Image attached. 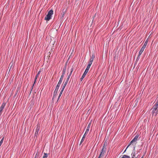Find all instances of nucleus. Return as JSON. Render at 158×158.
Masks as SVG:
<instances>
[{"label": "nucleus", "mask_w": 158, "mask_h": 158, "mask_svg": "<svg viewBox=\"0 0 158 158\" xmlns=\"http://www.w3.org/2000/svg\"><path fill=\"white\" fill-rule=\"evenodd\" d=\"M53 14V11L51 10H50L48 12V14L46 16L45 18V20L46 21H49L51 19L52 15Z\"/></svg>", "instance_id": "nucleus-1"}, {"label": "nucleus", "mask_w": 158, "mask_h": 158, "mask_svg": "<svg viewBox=\"0 0 158 158\" xmlns=\"http://www.w3.org/2000/svg\"><path fill=\"white\" fill-rule=\"evenodd\" d=\"M139 137V135H137L134 138V139L132 140V141L130 142V144H129V145L127 146V148H126V149L125 150L124 152H125L126 151V149H127V148L128 147L131 145V144L132 143H135V142L138 139V138Z\"/></svg>", "instance_id": "nucleus-2"}, {"label": "nucleus", "mask_w": 158, "mask_h": 158, "mask_svg": "<svg viewBox=\"0 0 158 158\" xmlns=\"http://www.w3.org/2000/svg\"><path fill=\"white\" fill-rule=\"evenodd\" d=\"M139 137V135H137L134 138V139L132 140V141L130 142V144H129V145L127 146V148H126V149L125 150L124 152H125L126 151V149H127V148L128 147L131 145V144L132 143H135V142L138 139V138Z\"/></svg>", "instance_id": "nucleus-3"}, {"label": "nucleus", "mask_w": 158, "mask_h": 158, "mask_svg": "<svg viewBox=\"0 0 158 158\" xmlns=\"http://www.w3.org/2000/svg\"><path fill=\"white\" fill-rule=\"evenodd\" d=\"M151 110H152V115L156 116L158 113V107H155L153 106Z\"/></svg>", "instance_id": "nucleus-4"}, {"label": "nucleus", "mask_w": 158, "mask_h": 158, "mask_svg": "<svg viewBox=\"0 0 158 158\" xmlns=\"http://www.w3.org/2000/svg\"><path fill=\"white\" fill-rule=\"evenodd\" d=\"M148 41L146 40L145 43H144V44L143 46L141 48L140 51H139V53H142V52H143V51L144 50V49L146 48V46L148 44Z\"/></svg>", "instance_id": "nucleus-5"}, {"label": "nucleus", "mask_w": 158, "mask_h": 158, "mask_svg": "<svg viewBox=\"0 0 158 158\" xmlns=\"http://www.w3.org/2000/svg\"><path fill=\"white\" fill-rule=\"evenodd\" d=\"M89 69H88V68H86V69L85 70V71L81 77L80 79V81H82V80H83V79L85 77V75H86V74H87V73L88 72Z\"/></svg>", "instance_id": "nucleus-6"}, {"label": "nucleus", "mask_w": 158, "mask_h": 158, "mask_svg": "<svg viewBox=\"0 0 158 158\" xmlns=\"http://www.w3.org/2000/svg\"><path fill=\"white\" fill-rule=\"evenodd\" d=\"M60 86L59 85H57L56 87V89H55V90L54 92L53 96L52 98V99H53L54 98V97H55V96L56 95V94H57V92H58V89H59V88Z\"/></svg>", "instance_id": "nucleus-7"}, {"label": "nucleus", "mask_w": 158, "mask_h": 158, "mask_svg": "<svg viewBox=\"0 0 158 158\" xmlns=\"http://www.w3.org/2000/svg\"><path fill=\"white\" fill-rule=\"evenodd\" d=\"M106 148H102L101 150L100 154L99 155H100V156H103L104 154L106 152Z\"/></svg>", "instance_id": "nucleus-8"}, {"label": "nucleus", "mask_w": 158, "mask_h": 158, "mask_svg": "<svg viewBox=\"0 0 158 158\" xmlns=\"http://www.w3.org/2000/svg\"><path fill=\"white\" fill-rule=\"evenodd\" d=\"M90 126H91V123H89L88 126V127L87 128L86 130L85 133V134H87L88 133V132L89 131Z\"/></svg>", "instance_id": "nucleus-9"}, {"label": "nucleus", "mask_w": 158, "mask_h": 158, "mask_svg": "<svg viewBox=\"0 0 158 158\" xmlns=\"http://www.w3.org/2000/svg\"><path fill=\"white\" fill-rule=\"evenodd\" d=\"M40 72H41L40 71H39L38 72L37 75L36 76H35V80H34V83H33V85H34L35 84V82H36V80L37 78V77H38V76H39L40 74Z\"/></svg>", "instance_id": "nucleus-10"}, {"label": "nucleus", "mask_w": 158, "mask_h": 158, "mask_svg": "<svg viewBox=\"0 0 158 158\" xmlns=\"http://www.w3.org/2000/svg\"><path fill=\"white\" fill-rule=\"evenodd\" d=\"M40 129V127L38 125L36 129V131L35 134V136H37L38 134V131Z\"/></svg>", "instance_id": "nucleus-11"}, {"label": "nucleus", "mask_w": 158, "mask_h": 158, "mask_svg": "<svg viewBox=\"0 0 158 158\" xmlns=\"http://www.w3.org/2000/svg\"><path fill=\"white\" fill-rule=\"evenodd\" d=\"M5 105H6V104L4 103H3L2 104V106L0 108V111L1 112L2 111V110L4 108V107L5 106Z\"/></svg>", "instance_id": "nucleus-12"}, {"label": "nucleus", "mask_w": 158, "mask_h": 158, "mask_svg": "<svg viewBox=\"0 0 158 158\" xmlns=\"http://www.w3.org/2000/svg\"><path fill=\"white\" fill-rule=\"evenodd\" d=\"M66 66H65L63 69L62 72V74L63 75H64V74H65L66 71Z\"/></svg>", "instance_id": "nucleus-13"}, {"label": "nucleus", "mask_w": 158, "mask_h": 158, "mask_svg": "<svg viewBox=\"0 0 158 158\" xmlns=\"http://www.w3.org/2000/svg\"><path fill=\"white\" fill-rule=\"evenodd\" d=\"M67 83H65L64 82H63V83L62 85V88L61 89H62V90H64V89L65 88V87L66 86V85H67Z\"/></svg>", "instance_id": "nucleus-14"}, {"label": "nucleus", "mask_w": 158, "mask_h": 158, "mask_svg": "<svg viewBox=\"0 0 158 158\" xmlns=\"http://www.w3.org/2000/svg\"><path fill=\"white\" fill-rule=\"evenodd\" d=\"M14 64V62L13 61L11 62L9 65V66L8 68H10L9 70H10V69H11V68L13 66V64Z\"/></svg>", "instance_id": "nucleus-15"}, {"label": "nucleus", "mask_w": 158, "mask_h": 158, "mask_svg": "<svg viewBox=\"0 0 158 158\" xmlns=\"http://www.w3.org/2000/svg\"><path fill=\"white\" fill-rule=\"evenodd\" d=\"M95 57V56L94 55V54H93L92 55L91 57L90 58V60L91 61L93 62Z\"/></svg>", "instance_id": "nucleus-16"}, {"label": "nucleus", "mask_w": 158, "mask_h": 158, "mask_svg": "<svg viewBox=\"0 0 158 158\" xmlns=\"http://www.w3.org/2000/svg\"><path fill=\"white\" fill-rule=\"evenodd\" d=\"M92 61H89V64L87 67V68L89 69L90 67V66L92 64Z\"/></svg>", "instance_id": "nucleus-17"}, {"label": "nucleus", "mask_w": 158, "mask_h": 158, "mask_svg": "<svg viewBox=\"0 0 158 158\" xmlns=\"http://www.w3.org/2000/svg\"><path fill=\"white\" fill-rule=\"evenodd\" d=\"M86 135V134H84V135L81 140V141L80 144H81L83 142V141L85 139V137Z\"/></svg>", "instance_id": "nucleus-18"}, {"label": "nucleus", "mask_w": 158, "mask_h": 158, "mask_svg": "<svg viewBox=\"0 0 158 158\" xmlns=\"http://www.w3.org/2000/svg\"><path fill=\"white\" fill-rule=\"evenodd\" d=\"M63 91V90H62V89H61V91L60 92V94L59 95V97H58V99L57 100V102H58V100L60 98V96H61V95L62 94V93Z\"/></svg>", "instance_id": "nucleus-19"}, {"label": "nucleus", "mask_w": 158, "mask_h": 158, "mask_svg": "<svg viewBox=\"0 0 158 158\" xmlns=\"http://www.w3.org/2000/svg\"><path fill=\"white\" fill-rule=\"evenodd\" d=\"M135 156V152H133L131 154V158H134V157Z\"/></svg>", "instance_id": "nucleus-20"}, {"label": "nucleus", "mask_w": 158, "mask_h": 158, "mask_svg": "<svg viewBox=\"0 0 158 158\" xmlns=\"http://www.w3.org/2000/svg\"><path fill=\"white\" fill-rule=\"evenodd\" d=\"M121 158H130V157L129 156L124 155H123V157Z\"/></svg>", "instance_id": "nucleus-21"}, {"label": "nucleus", "mask_w": 158, "mask_h": 158, "mask_svg": "<svg viewBox=\"0 0 158 158\" xmlns=\"http://www.w3.org/2000/svg\"><path fill=\"white\" fill-rule=\"evenodd\" d=\"M44 155L43 156L42 158H47L48 154L46 153H44Z\"/></svg>", "instance_id": "nucleus-22"}, {"label": "nucleus", "mask_w": 158, "mask_h": 158, "mask_svg": "<svg viewBox=\"0 0 158 158\" xmlns=\"http://www.w3.org/2000/svg\"><path fill=\"white\" fill-rule=\"evenodd\" d=\"M141 54H142V53H139V55L138 56V57H137L136 60H138L140 58V56Z\"/></svg>", "instance_id": "nucleus-23"}, {"label": "nucleus", "mask_w": 158, "mask_h": 158, "mask_svg": "<svg viewBox=\"0 0 158 158\" xmlns=\"http://www.w3.org/2000/svg\"><path fill=\"white\" fill-rule=\"evenodd\" d=\"M62 80L60 79L58 83L57 84V85L60 86L62 82Z\"/></svg>", "instance_id": "nucleus-24"}, {"label": "nucleus", "mask_w": 158, "mask_h": 158, "mask_svg": "<svg viewBox=\"0 0 158 158\" xmlns=\"http://www.w3.org/2000/svg\"><path fill=\"white\" fill-rule=\"evenodd\" d=\"M106 146H107V143H106V142H105L104 143V145H103L102 148H106Z\"/></svg>", "instance_id": "nucleus-25"}, {"label": "nucleus", "mask_w": 158, "mask_h": 158, "mask_svg": "<svg viewBox=\"0 0 158 158\" xmlns=\"http://www.w3.org/2000/svg\"><path fill=\"white\" fill-rule=\"evenodd\" d=\"M3 140H4V137H3L2 139L1 140V141L0 142V146H1V144H2V143H3Z\"/></svg>", "instance_id": "nucleus-26"}, {"label": "nucleus", "mask_w": 158, "mask_h": 158, "mask_svg": "<svg viewBox=\"0 0 158 158\" xmlns=\"http://www.w3.org/2000/svg\"><path fill=\"white\" fill-rule=\"evenodd\" d=\"M38 156H39V154H38V153H37L35 154V158H38Z\"/></svg>", "instance_id": "nucleus-27"}, {"label": "nucleus", "mask_w": 158, "mask_h": 158, "mask_svg": "<svg viewBox=\"0 0 158 158\" xmlns=\"http://www.w3.org/2000/svg\"><path fill=\"white\" fill-rule=\"evenodd\" d=\"M64 76V75H62L61 76L60 78V79L63 80Z\"/></svg>", "instance_id": "nucleus-28"}, {"label": "nucleus", "mask_w": 158, "mask_h": 158, "mask_svg": "<svg viewBox=\"0 0 158 158\" xmlns=\"http://www.w3.org/2000/svg\"><path fill=\"white\" fill-rule=\"evenodd\" d=\"M65 14V12H62L61 13L62 17H64V15Z\"/></svg>", "instance_id": "nucleus-29"}, {"label": "nucleus", "mask_w": 158, "mask_h": 158, "mask_svg": "<svg viewBox=\"0 0 158 158\" xmlns=\"http://www.w3.org/2000/svg\"><path fill=\"white\" fill-rule=\"evenodd\" d=\"M71 74H72V73H69V74L68 75V76H67L69 78H70V76H71Z\"/></svg>", "instance_id": "nucleus-30"}, {"label": "nucleus", "mask_w": 158, "mask_h": 158, "mask_svg": "<svg viewBox=\"0 0 158 158\" xmlns=\"http://www.w3.org/2000/svg\"><path fill=\"white\" fill-rule=\"evenodd\" d=\"M34 86V85H33V84L32 86L31 87V91L30 92V94H31V91H32V89H33V88Z\"/></svg>", "instance_id": "nucleus-31"}, {"label": "nucleus", "mask_w": 158, "mask_h": 158, "mask_svg": "<svg viewBox=\"0 0 158 158\" xmlns=\"http://www.w3.org/2000/svg\"><path fill=\"white\" fill-rule=\"evenodd\" d=\"M154 106L156 107H158V104H155V105H154Z\"/></svg>", "instance_id": "nucleus-32"}, {"label": "nucleus", "mask_w": 158, "mask_h": 158, "mask_svg": "<svg viewBox=\"0 0 158 158\" xmlns=\"http://www.w3.org/2000/svg\"><path fill=\"white\" fill-rule=\"evenodd\" d=\"M73 68H72L71 69V72H70V73H72L73 71Z\"/></svg>", "instance_id": "nucleus-33"}, {"label": "nucleus", "mask_w": 158, "mask_h": 158, "mask_svg": "<svg viewBox=\"0 0 158 158\" xmlns=\"http://www.w3.org/2000/svg\"><path fill=\"white\" fill-rule=\"evenodd\" d=\"M68 82V81L66 80L65 82H64L67 84Z\"/></svg>", "instance_id": "nucleus-34"}, {"label": "nucleus", "mask_w": 158, "mask_h": 158, "mask_svg": "<svg viewBox=\"0 0 158 158\" xmlns=\"http://www.w3.org/2000/svg\"><path fill=\"white\" fill-rule=\"evenodd\" d=\"M102 156H100V155H99L98 158H102Z\"/></svg>", "instance_id": "nucleus-35"}, {"label": "nucleus", "mask_w": 158, "mask_h": 158, "mask_svg": "<svg viewBox=\"0 0 158 158\" xmlns=\"http://www.w3.org/2000/svg\"><path fill=\"white\" fill-rule=\"evenodd\" d=\"M69 78L67 77L66 80L69 81Z\"/></svg>", "instance_id": "nucleus-36"}, {"label": "nucleus", "mask_w": 158, "mask_h": 158, "mask_svg": "<svg viewBox=\"0 0 158 158\" xmlns=\"http://www.w3.org/2000/svg\"><path fill=\"white\" fill-rule=\"evenodd\" d=\"M69 78L67 77L66 80L69 81Z\"/></svg>", "instance_id": "nucleus-37"}, {"label": "nucleus", "mask_w": 158, "mask_h": 158, "mask_svg": "<svg viewBox=\"0 0 158 158\" xmlns=\"http://www.w3.org/2000/svg\"><path fill=\"white\" fill-rule=\"evenodd\" d=\"M155 104H158V100H157V102H156V103H155Z\"/></svg>", "instance_id": "nucleus-38"}, {"label": "nucleus", "mask_w": 158, "mask_h": 158, "mask_svg": "<svg viewBox=\"0 0 158 158\" xmlns=\"http://www.w3.org/2000/svg\"><path fill=\"white\" fill-rule=\"evenodd\" d=\"M49 54H49V57H50V54H51V52H49Z\"/></svg>", "instance_id": "nucleus-39"}, {"label": "nucleus", "mask_w": 158, "mask_h": 158, "mask_svg": "<svg viewBox=\"0 0 158 158\" xmlns=\"http://www.w3.org/2000/svg\"><path fill=\"white\" fill-rule=\"evenodd\" d=\"M141 158H143V157H142Z\"/></svg>", "instance_id": "nucleus-40"}]
</instances>
